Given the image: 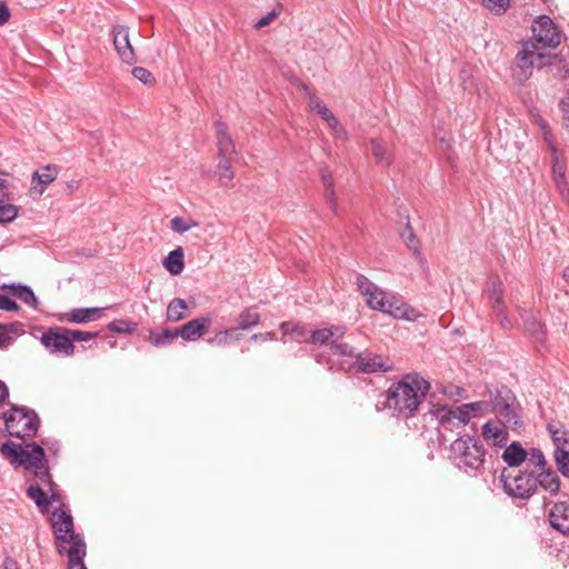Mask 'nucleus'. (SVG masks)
<instances>
[{"instance_id":"obj_1","label":"nucleus","mask_w":569,"mask_h":569,"mask_svg":"<svg viewBox=\"0 0 569 569\" xmlns=\"http://www.w3.org/2000/svg\"><path fill=\"white\" fill-rule=\"evenodd\" d=\"M429 389L430 382L420 373H407L391 383L383 396V401L378 402L376 407L378 410H389L392 417L407 420L417 415Z\"/></svg>"},{"instance_id":"obj_2","label":"nucleus","mask_w":569,"mask_h":569,"mask_svg":"<svg viewBox=\"0 0 569 569\" xmlns=\"http://www.w3.org/2000/svg\"><path fill=\"white\" fill-rule=\"evenodd\" d=\"M450 459L459 470L477 476L485 470L486 449L481 440L466 435L451 443Z\"/></svg>"},{"instance_id":"obj_3","label":"nucleus","mask_w":569,"mask_h":569,"mask_svg":"<svg viewBox=\"0 0 569 569\" xmlns=\"http://www.w3.org/2000/svg\"><path fill=\"white\" fill-rule=\"evenodd\" d=\"M52 527L60 555L66 552L71 559H79V556L87 555L84 539L74 531L73 518L69 511L56 509L52 512Z\"/></svg>"},{"instance_id":"obj_4","label":"nucleus","mask_w":569,"mask_h":569,"mask_svg":"<svg viewBox=\"0 0 569 569\" xmlns=\"http://www.w3.org/2000/svg\"><path fill=\"white\" fill-rule=\"evenodd\" d=\"M491 413L501 426L517 432L523 429L521 405L509 388L501 387L491 392Z\"/></svg>"},{"instance_id":"obj_5","label":"nucleus","mask_w":569,"mask_h":569,"mask_svg":"<svg viewBox=\"0 0 569 569\" xmlns=\"http://www.w3.org/2000/svg\"><path fill=\"white\" fill-rule=\"evenodd\" d=\"M4 426L11 437L20 439L32 438L39 429V417L26 407L11 405L3 413Z\"/></svg>"},{"instance_id":"obj_6","label":"nucleus","mask_w":569,"mask_h":569,"mask_svg":"<svg viewBox=\"0 0 569 569\" xmlns=\"http://www.w3.org/2000/svg\"><path fill=\"white\" fill-rule=\"evenodd\" d=\"M557 54L546 56L540 52L536 42H525L522 49L517 53L512 74L516 80L523 82L529 79L535 67V60H538V68L553 64Z\"/></svg>"},{"instance_id":"obj_7","label":"nucleus","mask_w":569,"mask_h":569,"mask_svg":"<svg viewBox=\"0 0 569 569\" xmlns=\"http://www.w3.org/2000/svg\"><path fill=\"white\" fill-rule=\"evenodd\" d=\"M0 452L12 466H23L26 469L30 465L39 463L44 458L43 447L36 442H31L27 445V448H23L20 443L6 441L1 446Z\"/></svg>"},{"instance_id":"obj_8","label":"nucleus","mask_w":569,"mask_h":569,"mask_svg":"<svg viewBox=\"0 0 569 569\" xmlns=\"http://www.w3.org/2000/svg\"><path fill=\"white\" fill-rule=\"evenodd\" d=\"M500 481L505 492L515 499H529L537 489V479L533 471H520L517 476H510L505 469Z\"/></svg>"},{"instance_id":"obj_9","label":"nucleus","mask_w":569,"mask_h":569,"mask_svg":"<svg viewBox=\"0 0 569 569\" xmlns=\"http://www.w3.org/2000/svg\"><path fill=\"white\" fill-rule=\"evenodd\" d=\"M68 332V328L51 327L42 333L40 341L50 353L69 357L73 355L76 347L71 343Z\"/></svg>"},{"instance_id":"obj_10","label":"nucleus","mask_w":569,"mask_h":569,"mask_svg":"<svg viewBox=\"0 0 569 569\" xmlns=\"http://www.w3.org/2000/svg\"><path fill=\"white\" fill-rule=\"evenodd\" d=\"M487 305L496 315V318L503 330L512 328V321L507 313V303L503 296L502 282L499 279L491 280L487 288Z\"/></svg>"},{"instance_id":"obj_11","label":"nucleus","mask_w":569,"mask_h":569,"mask_svg":"<svg viewBox=\"0 0 569 569\" xmlns=\"http://www.w3.org/2000/svg\"><path fill=\"white\" fill-rule=\"evenodd\" d=\"M533 40L540 49L556 48L560 43V33L548 16H539L532 23Z\"/></svg>"},{"instance_id":"obj_12","label":"nucleus","mask_w":569,"mask_h":569,"mask_svg":"<svg viewBox=\"0 0 569 569\" xmlns=\"http://www.w3.org/2000/svg\"><path fill=\"white\" fill-rule=\"evenodd\" d=\"M358 290L363 296L366 303L372 310L383 311L386 309V292L362 274L356 276Z\"/></svg>"},{"instance_id":"obj_13","label":"nucleus","mask_w":569,"mask_h":569,"mask_svg":"<svg viewBox=\"0 0 569 569\" xmlns=\"http://www.w3.org/2000/svg\"><path fill=\"white\" fill-rule=\"evenodd\" d=\"M352 368L358 372L376 373L387 372L392 368L388 358L371 352H359L352 363Z\"/></svg>"},{"instance_id":"obj_14","label":"nucleus","mask_w":569,"mask_h":569,"mask_svg":"<svg viewBox=\"0 0 569 569\" xmlns=\"http://www.w3.org/2000/svg\"><path fill=\"white\" fill-rule=\"evenodd\" d=\"M111 33L114 49L121 61L127 64H133L137 59L129 40V29L126 26H114Z\"/></svg>"},{"instance_id":"obj_15","label":"nucleus","mask_w":569,"mask_h":569,"mask_svg":"<svg viewBox=\"0 0 569 569\" xmlns=\"http://www.w3.org/2000/svg\"><path fill=\"white\" fill-rule=\"evenodd\" d=\"M385 301L386 309L382 312L388 313L396 319L416 321L420 317V313L405 302L400 297L392 295L389 298H386Z\"/></svg>"},{"instance_id":"obj_16","label":"nucleus","mask_w":569,"mask_h":569,"mask_svg":"<svg viewBox=\"0 0 569 569\" xmlns=\"http://www.w3.org/2000/svg\"><path fill=\"white\" fill-rule=\"evenodd\" d=\"M548 520L556 531L569 535V502H556L549 510Z\"/></svg>"},{"instance_id":"obj_17","label":"nucleus","mask_w":569,"mask_h":569,"mask_svg":"<svg viewBox=\"0 0 569 569\" xmlns=\"http://www.w3.org/2000/svg\"><path fill=\"white\" fill-rule=\"evenodd\" d=\"M433 419L438 421L440 428L452 431L453 429L461 428L459 418L452 412V408L448 406L430 405L428 410Z\"/></svg>"},{"instance_id":"obj_18","label":"nucleus","mask_w":569,"mask_h":569,"mask_svg":"<svg viewBox=\"0 0 569 569\" xmlns=\"http://www.w3.org/2000/svg\"><path fill=\"white\" fill-rule=\"evenodd\" d=\"M211 323L209 317L194 318L178 329L179 337L184 341H196L202 337Z\"/></svg>"},{"instance_id":"obj_19","label":"nucleus","mask_w":569,"mask_h":569,"mask_svg":"<svg viewBox=\"0 0 569 569\" xmlns=\"http://www.w3.org/2000/svg\"><path fill=\"white\" fill-rule=\"evenodd\" d=\"M520 318L523 321L526 332L538 342L545 340V326L533 311H528L519 306L516 307Z\"/></svg>"},{"instance_id":"obj_20","label":"nucleus","mask_w":569,"mask_h":569,"mask_svg":"<svg viewBox=\"0 0 569 569\" xmlns=\"http://www.w3.org/2000/svg\"><path fill=\"white\" fill-rule=\"evenodd\" d=\"M508 429L498 421L489 420L482 426V436L492 446L502 448L508 441Z\"/></svg>"},{"instance_id":"obj_21","label":"nucleus","mask_w":569,"mask_h":569,"mask_svg":"<svg viewBox=\"0 0 569 569\" xmlns=\"http://www.w3.org/2000/svg\"><path fill=\"white\" fill-rule=\"evenodd\" d=\"M58 172L57 166L53 164L44 166L34 171L31 179V189L34 192L42 194L46 187L57 179Z\"/></svg>"},{"instance_id":"obj_22","label":"nucleus","mask_w":569,"mask_h":569,"mask_svg":"<svg viewBox=\"0 0 569 569\" xmlns=\"http://www.w3.org/2000/svg\"><path fill=\"white\" fill-rule=\"evenodd\" d=\"M501 458L510 468H515L526 462L528 451L518 441H513L505 446Z\"/></svg>"},{"instance_id":"obj_23","label":"nucleus","mask_w":569,"mask_h":569,"mask_svg":"<svg viewBox=\"0 0 569 569\" xmlns=\"http://www.w3.org/2000/svg\"><path fill=\"white\" fill-rule=\"evenodd\" d=\"M547 430L555 445V451H569V430H567L561 422H549Z\"/></svg>"},{"instance_id":"obj_24","label":"nucleus","mask_w":569,"mask_h":569,"mask_svg":"<svg viewBox=\"0 0 569 569\" xmlns=\"http://www.w3.org/2000/svg\"><path fill=\"white\" fill-rule=\"evenodd\" d=\"M2 289L10 290V293L21 300L23 303H26L29 307L37 308L38 307V298L36 297L33 290L31 287L22 283H10V284H3Z\"/></svg>"},{"instance_id":"obj_25","label":"nucleus","mask_w":569,"mask_h":569,"mask_svg":"<svg viewBox=\"0 0 569 569\" xmlns=\"http://www.w3.org/2000/svg\"><path fill=\"white\" fill-rule=\"evenodd\" d=\"M537 487L540 486L550 495H556L560 489V479L552 468H545L536 476Z\"/></svg>"},{"instance_id":"obj_26","label":"nucleus","mask_w":569,"mask_h":569,"mask_svg":"<svg viewBox=\"0 0 569 569\" xmlns=\"http://www.w3.org/2000/svg\"><path fill=\"white\" fill-rule=\"evenodd\" d=\"M216 130L218 136V152L220 158L229 157L234 152V146L227 133V127L222 122H216Z\"/></svg>"},{"instance_id":"obj_27","label":"nucleus","mask_w":569,"mask_h":569,"mask_svg":"<svg viewBox=\"0 0 569 569\" xmlns=\"http://www.w3.org/2000/svg\"><path fill=\"white\" fill-rule=\"evenodd\" d=\"M183 258V249L178 247L169 252V254L163 260V266L170 274L178 276L183 271L184 268Z\"/></svg>"},{"instance_id":"obj_28","label":"nucleus","mask_w":569,"mask_h":569,"mask_svg":"<svg viewBox=\"0 0 569 569\" xmlns=\"http://www.w3.org/2000/svg\"><path fill=\"white\" fill-rule=\"evenodd\" d=\"M102 308H78L71 310L67 320L73 323H86L101 317Z\"/></svg>"},{"instance_id":"obj_29","label":"nucleus","mask_w":569,"mask_h":569,"mask_svg":"<svg viewBox=\"0 0 569 569\" xmlns=\"http://www.w3.org/2000/svg\"><path fill=\"white\" fill-rule=\"evenodd\" d=\"M0 349L7 350L13 342L14 339L11 335H17L21 330L19 322L1 323L0 322Z\"/></svg>"},{"instance_id":"obj_30","label":"nucleus","mask_w":569,"mask_h":569,"mask_svg":"<svg viewBox=\"0 0 569 569\" xmlns=\"http://www.w3.org/2000/svg\"><path fill=\"white\" fill-rule=\"evenodd\" d=\"M371 152L378 164L388 167L391 163L390 152L387 146L379 139H371Z\"/></svg>"},{"instance_id":"obj_31","label":"nucleus","mask_w":569,"mask_h":569,"mask_svg":"<svg viewBox=\"0 0 569 569\" xmlns=\"http://www.w3.org/2000/svg\"><path fill=\"white\" fill-rule=\"evenodd\" d=\"M320 177L322 180V183L325 186V198L328 203V206L331 208L333 212H336V196H335V189H333V182H332V174L330 170L325 167L320 170Z\"/></svg>"},{"instance_id":"obj_32","label":"nucleus","mask_w":569,"mask_h":569,"mask_svg":"<svg viewBox=\"0 0 569 569\" xmlns=\"http://www.w3.org/2000/svg\"><path fill=\"white\" fill-rule=\"evenodd\" d=\"M27 470H32L34 477L42 485L48 486L49 489H52V487H56V483L53 482L51 475L49 472L46 457L39 463L30 465Z\"/></svg>"},{"instance_id":"obj_33","label":"nucleus","mask_w":569,"mask_h":569,"mask_svg":"<svg viewBox=\"0 0 569 569\" xmlns=\"http://www.w3.org/2000/svg\"><path fill=\"white\" fill-rule=\"evenodd\" d=\"M260 322V315L253 308L243 309L238 317V330H249Z\"/></svg>"},{"instance_id":"obj_34","label":"nucleus","mask_w":569,"mask_h":569,"mask_svg":"<svg viewBox=\"0 0 569 569\" xmlns=\"http://www.w3.org/2000/svg\"><path fill=\"white\" fill-rule=\"evenodd\" d=\"M26 493L27 497L31 499L40 509L47 508L50 505V501L48 500V495L39 485H30L27 488Z\"/></svg>"},{"instance_id":"obj_35","label":"nucleus","mask_w":569,"mask_h":569,"mask_svg":"<svg viewBox=\"0 0 569 569\" xmlns=\"http://www.w3.org/2000/svg\"><path fill=\"white\" fill-rule=\"evenodd\" d=\"M179 337L178 329H163L161 333H150V341L156 347H164L172 343Z\"/></svg>"},{"instance_id":"obj_36","label":"nucleus","mask_w":569,"mask_h":569,"mask_svg":"<svg viewBox=\"0 0 569 569\" xmlns=\"http://www.w3.org/2000/svg\"><path fill=\"white\" fill-rule=\"evenodd\" d=\"M187 309V302L183 299H173L167 309V319L169 321H179L184 318L183 310Z\"/></svg>"},{"instance_id":"obj_37","label":"nucleus","mask_w":569,"mask_h":569,"mask_svg":"<svg viewBox=\"0 0 569 569\" xmlns=\"http://www.w3.org/2000/svg\"><path fill=\"white\" fill-rule=\"evenodd\" d=\"M528 467H533L537 471H541L546 468L547 461L540 449L531 448L528 451V458H526Z\"/></svg>"},{"instance_id":"obj_38","label":"nucleus","mask_w":569,"mask_h":569,"mask_svg":"<svg viewBox=\"0 0 569 569\" xmlns=\"http://www.w3.org/2000/svg\"><path fill=\"white\" fill-rule=\"evenodd\" d=\"M330 351L335 356L349 357L355 358L359 352H356L355 349L345 342H339L337 339H332L330 341Z\"/></svg>"},{"instance_id":"obj_39","label":"nucleus","mask_w":569,"mask_h":569,"mask_svg":"<svg viewBox=\"0 0 569 569\" xmlns=\"http://www.w3.org/2000/svg\"><path fill=\"white\" fill-rule=\"evenodd\" d=\"M332 340V332L328 328L317 329L311 331L310 336L306 341L311 342L313 345H328L330 347V341Z\"/></svg>"},{"instance_id":"obj_40","label":"nucleus","mask_w":569,"mask_h":569,"mask_svg":"<svg viewBox=\"0 0 569 569\" xmlns=\"http://www.w3.org/2000/svg\"><path fill=\"white\" fill-rule=\"evenodd\" d=\"M108 330L116 333H132L138 328V323L129 320H116L107 326Z\"/></svg>"},{"instance_id":"obj_41","label":"nucleus","mask_w":569,"mask_h":569,"mask_svg":"<svg viewBox=\"0 0 569 569\" xmlns=\"http://www.w3.org/2000/svg\"><path fill=\"white\" fill-rule=\"evenodd\" d=\"M465 410L471 411L473 417L483 416L486 413L492 412L491 398L489 399V401H476L465 403Z\"/></svg>"},{"instance_id":"obj_42","label":"nucleus","mask_w":569,"mask_h":569,"mask_svg":"<svg viewBox=\"0 0 569 569\" xmlns=\"http://www.w3.org/2000/svg\"><path fill=\"white\" fill-rule=\"evenodd\" d=\"M553 457L560 473L563 477L569 478V451H555Z\"/></svg>"},{"instance_id":"obj_43","label":"nucleus","mask_w":569,"mask_h":569,"mask_svg":"<svg viewBox=\"0 0 569 569\" xmlns=\"http://www.w3.org/2000/svg\"><path fill=\"white\" fill-rule=\"evenodd\" d=\"M171 230L177 233H184L192 229L193 227H197L198 223L192 220H184L181 217H174L170 221Z\"/></svg>"},{"instance_id":"obj_44","label":"nucleus","mask_w":569,"mask_h":569,"mask_svg":"<svg viewBox=\"0 0 569 569\" xmlns=\"http://www.w3.org/2000/svg\"><path fill=\"white\" fill-rule=\"evenodd\" d=\"M18 217V208L14 204H3L0 200V223L12 222Z\"/></svg>"},{"instance_id":"obj_45","label":"nucleus","mask_w":569,"mask_h":569,"mask_svg":"<svg viewBox=\"0 0 569 569\" xmlns=\"http://www.w3.org/2000/svg\"><path fill=\"white\" fill-rule=\"evenodd\" d=\"M218 174L219 179L223 183H228L233 179V173L231 171V164L228 157L220 158L219 164H218Z\"/></svg>"},{"instance_id":"obj_46","label":"nucleus","mask_w":569,"mask_h":569,"mask_svg":"<svg viewBox=\"0 0 569 569\" xmlns=\"http://www.w3.org/2000/svg\"><path fill=\"white\" fill-rule=\"evenodd\" d=\"M309 107L311 110L316 111L323 120H326L330 113H332L327 106H325L321 100L315 94L309 96Z\"/></svg>"},{"instance_id":"obj_47","label":"nucleus","mask_w":569,"mask_h":569,"mask_svg":"<svg viewBox=\"0 0 569 569\" xmlns=\"http://www.w3.org/2000/svg\"><path fill=\"white\" fill-rule=\"evenodd\" d=\"M483 6L496 14H501L509 8L510 0H482Z\"/></svg>"},{"instance_id":"obj_48","label":"nucleus","mask_w":569,"mask_h":569,"mask_svg":"<svg viewBox=\"0 0 569 569\" xmlns=\"http://www.w3.org/2000/svg\"><path fill=\"white\" fill-rule=\"evenodd\" d=\"M131 73L137 80L141 81L143 84H152L154 82V77L152 76V73L143 67H134L131 70Z\"/></svg>"},{"instance_id":"obj_49","label":"nucleus","mask_w":569,"mask_h":569,"mask_svg":"<svg viewBox=\"0 0 569 569\" xmlns=\"http://www.w3.org/2000/svg\"><path fill=\"white\" fill-rule=\"evenodd\" d=\"M281 329L284 333H296L299 337L305 338L308 335V329L305 325L283 322Z\"/></svg>"},{"instance_id":"obj_50","label":"nucleus","mask_w":569,"mask_h":569,"mask_svg":"<svg viewBox=\"0 0 569 569\" xmlns=\"http://www.w3.org/2000/svg\"><path fill=\"white\" fill-rule=\"evenodd\" d=\"M68 333L71 343H73L74 341H89L98 336V332H88L73 329H69Z\"/></svg>"},{"instance_id":"obj_51","label":"nucleus","mask_w":569,"mask_h":569,"mask_svg":"<svg viewBox=\"0 0 569 569\" xmlns=\"http://www.w3.org/2000/svg\"><path fill=\"white\" fill-rule=\"evenodd\" d=\"M237 331H238V328L226 329V330L217 333L213 338H210L208 340V342L212 343V345H218V346H226L228 343L229 333H236Z\"/></svg>"},{"instance_id":"obj_52","label":"nucleus","mask_w":569,"mask_h":569,"mask_svg":"<svg viewBox=\"0 0 569 569\" xmlns=\"http://www.w3.org/2000/svg\"><path fill=\"white\" fill-rule=\"evenodd\" d=\"M19 309V305L12 298L7 295H0V310L14 312Z\"/></svg>"},{"instance_id":"obj_53","label":"nucleus","mask_w":569,"mask_h":569,"mask_svg":"<svg viewBox=\"0 0 569 569\" xmlns=\"http://www.w3.org/2000/svg\"><path fill=\"white\" fill-rule=\"evenodd\" d=\"M401 238L405 240L406 244L410 249H417L416 236H415V232H413L412 228L410 227L409 222H407L405 230L401 232Z\"/></svg>"},{"instance_id":"obj_54","label":"nucleus","mask_w":569,"mask_h":569,"mask_svg":"<svg viewBox=\"0 0 569 569\" xmlns=\"http://www.w3.org/2000/svg\"><path fill=\"white\" fill-rule=\"evenodd\" d=\"M452 412L455 413L456 417L459 418L461 427H463L473 416L471 411L465 410V403L459 407H456L455 409L452 408Z\"/></svg>"},{"instance_id":"obj_55","label":"nucleus","mask_w":569,"mask_h":569,"mask_svg":"<svg viewBox=\"0 0 569 569\" xmlns=\"http://www.w3.org/2000/svg\"><path fill=\"white\" fill-rule=\"evenodd\" d=\"M550 148H551V152L553 154L552 176L565 174V166L558 160V157H557L558 149L553 144H551Z\"/></svg>"},{"instance_id":"obj_56","label":"nucleus","mask_w":569,"mask_h":569,"mask_svg":"<svg viewBox=\"0 0 569 569\" xmlns=\"http://www.w3.org/2000/svg\"><path fill=\"white\" fill-rule=\"evenodd\" d=\"M536 123L540 127V129L543 131V137L546 142L551 147L552 144V133L548 127V123L546 120H543L541 117H538L536 119Z\"/></svg>"},{"instance_id":"obj_57","label":"nucleus","mask_w":569,"mask_h":569,"mask_svg":"<svg viewBox=\"0 0 569 569\" xmlns=\"http://www.w3.org/2000/svg\"><path fill=\"white\" fill-rule=\"evenodd\" d=\"M277 16H278V12L273 9L272 11H270L269 13H267L266 16L260 18L254 23V28L256 29H261L263 27H267L268 24H270L277 18Z\"/></svg>"},{"instance_id":"obj_58","label":"nucleus","mask_w":569,"mask_h":569,"mask_svg":"<svg viewBox=\"0 0 569 569\" xmlns=\"http://www.w3.org/2000/svg\"><path fill=\"white\" fill-rule=\"evenodd\" d=\"M553 180H555V183L559 190V192L563 196V197H567V194L569 193V189H568V184H567V181H566V178H565V174H561V176H553Z\"/></svg>"},{"instance_id":"obj_59","label":"nucleus","mask_w":569,"mask_h":569,"mask_svg":"<svg viewBox=\"0 0 569 569\" xmlns=\"http://www.w3.org/2000/svg\"><path fill=\"white\" fill-rule=\"evenodd\" d=\"M560 110L563 114L565 127L569 131V97L560 101Z\"/></svg>"},{"instance_id":"obj_60","label":"nucleus","mask_w":569,"mask_h":569,"mask_svg":"<svg viewBox=\"0 0 569 569\" xmlns=\"http://www.w3.org/2000/svg\"><path fill=\"white\" fill-rule=\"evenodd\" d=\"M84 558L86 555L79 556V559L68 558V569H87Z\"/></svg>"},{"instance_id":"obj_61","label":"nucleus","mask_w":569,"mask_h":569,"mask_svg":"<svg viewBox=\"0 0 569 569\" xmlns=\"http://www.w3.org/2000/svg\"><path fill=\"white\" fill-rule=\"evenodd\" d=\"M10 10L4 2H0V26L6 24L10 19Z\"/></svg>"},{"instance_id":"obj_62","label":"nucleus","mask_w":569,"mask_h":569,"mask_svg":"<svg viewBox=\"0 0 569 569\" xmlns=\"http://www.w3.org/2000/svg\"><path fill=\"white\" fill-rule=\"evenodd\" d=\"M332 332V339H339L346 333V328L342 326H332L328 328Z\"/></svg>"},{"instance_id":"obj_63","label":"nucleus","mask_w":569,"mask_h":569,"mask_svg":"<svg viewBox=\"0 0 569 569\" xmlns=\"http://www.w3.org/2000/svg\"><path fill=\"white\" fill-rule=\"evenodd\" d=\"M332 134L337 140H346V138H347V132L341 124L338 128H335V131H332Z\"/></svg>"},{"instance_id":"obj_64","label":"nucleus","mask_w":569,"mask_h":569,"mask_svg":"<svg viewBox=\"0 0 569 569\" xmlns=\"http://www.w3.org/2000/svg\"><path fill=\"white\" fill-rule=\"evenodd\" d=\"M9 398V390L4 382L0 381V405Z\"/></svg>"}]
</instances>
